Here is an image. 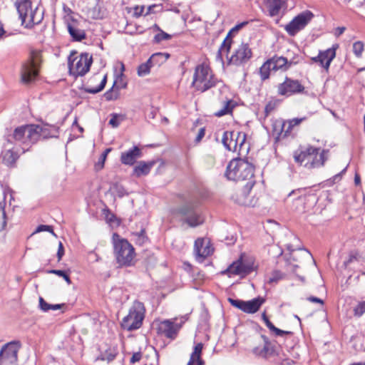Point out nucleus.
Masks as SVG:
<instances>
[{
	"label": "nucleus",
	"mask_w": 365,
	"mask_h": 365,
	"mask_svg": "<svg viewBox=\"0 0 365 365\" xmlns=\"http://www.w3.org/2000/svg\"><path fill=\"white\" fill-rule=\"evenodd\" d=\"M113 254L119 267H130L133 264L135 256V249L125 239L118 234L113 233L112 236Z\"/></svg>",
	"instance_id": "1"
},
{
	"label": "nucleus",
	"mask_w": 365,
	"mask_h": 365,
	"mask_svg": "<svg viewBox=\"0 0 365 365\" xmlns=\"http://www.w3.org/2000/svg\"><path fill=\"white\" fill-rule=\"evenodd\" d=\"M328 151L324 150L320 153V148L309 145L304 149L296 150L294 153V159L299 165L312 169L324 165L327 159L325 157Z\"/></svg>",
	"instance_id": "2"
},
{
	"label": "nucleus",
	"mask_w": 365,
	"mask_h": 365,
	"mask_svg": "<svg viewBox=\"0 0 365 365\" xmlns=\"http://www.w3.org/2000/svg\"><path fill=\"white\" fill-rule=\"evenodd\" d=\"M219 83L220 81L215 77L208 65L202 63L195 67L192 86L196 91L205 92Z\"/></svg>",
	"instance_id": "3"
},
{
	"label": "nucleus",
	"mask_w": 365,
	"mask_h": 365,
	"mask_svg": "<svg viewBox=\"0 0 365 365\" xmlns=\"http://www.w3.org/2000/svg\"><path fill=\"white\" fill-rule=\"evenodd\" d=\"M226 177L234 181H255L254 167L247 160L238 158L230 162L225 172Z\"/></svg>",
	"instance_id": "4"
},
{
	"label": "nucleus",
	"mask_w": 365,
	"mask_h": 365,
	"mask_svg": "<svg viewBox=\"0 0 365 365\" xmlns=\"http://www.w3.org/2000/svg\"><path fill=\"white\" fill-rule=\"evenodd\" d=\"M33 129L32 124H27L16 128L12 133L4 136L8 144L18 145L21 147L23 152L28 151L34 144L35 138L31 136L30 133Z\"/></svg>",
	"instance_id": "5"
},
{
	"label": "nucleus",
	"mask_w": 365,
	"mask_h": 365,
	"mask_svg": "<svg viewBox=\"0 0 365 365\" xmlns=\"http://www.w3.org/2000/svg\"><path fill=\"white\" fill-rule=\"evenodd\" d=\"M21 25L26 29H31L34 25L41 23L43 19L42 14L38 15V8H32L31 0H16L15 2Z\"/></svg>",
	"instance_id": "6"
},
{
	"label": "nucleus",
	"mask_w": 365,
	"mask_h": 365,
	"mask_svg": "<svg viewBox=\"0 0 365 365\" xmlns=\"http://www.w3.org/2000/svg\"><path fill=\"white\" fill-rule=\"evenodd\" d=\"M76 51H73L68 56L69 73L75 77L83 76L89 71L93 58L88 53H82L79 56H76Z\"/></svg>",
	"instance_id": "7"
},
{
	"label": "nucleus",
	"mask_w": 365,
	"mask_h": 365,
	"mask_svg": "<svg viewBox=\"0 0 365 365\" xmlns=\"http://www.w3.org/2000/svg\"><path fill=\"white\" fill-rule=\"evenodd\" d=\"M144 319V312L140 303L132 307L128 315L123 317L121 322V327L128 331H133L139 329Z\"/></svg>",
	"instance_id": "8"
},
{
	"label": "nucleus",
	"mask_w": 365,
	"mask_h": 365,
	"mask_svg": "<svg viewBox=\"0 0 365 365\" xmlns=\"http://www.w3.org/2000/svg\"><path fill=\"white\" fill-rule=\"evenodd\" d=\"M186 320L185 317H182L161 321V335L169 339L168 343L175 340Z\"/></svg>",
	"instance_id": "9"
},
{
	"label": "nucleus",
	"mask_w": 365,
	"mask_h": 365,
	"mask_svg": "<svg viewBox=\"0 0 365 365\" xmlns=\"http://www.w3.org/2000/svg\"><path fill=\"white\" fill-rule=\"evenodd\" d=\"M314 15L309 10L304 11L296 16L284 27L287 34L291 36H295L299 31L304 29L307 25L312 20Z\"/></svg>",
	"instance_id": "10"
},
{
	"label": "nucleus",
	"mask_w": 365,
	"mask_h": 365,
	"mask_svg": "<svg viewBox=\"0 0 365 365\" xmlns=\"http://www.w3.org/2000/svg\"><path fill=\"white\" fill-rule=\"evenodd\" d=\"M32 125L33 129L30 135L35 138L36 143L41 140L58 138L59 126L56 125L45 123L42 125L32 124Z\"/></svg>",
	"instance_id": "11"
},
{
	"label": "nucleus",
	"mask_w": 365,
	"mask_h": 365,
	"mask_svg": "<svg viewBox=\"0 0 365 365\" xmlns=\"http://www.w3.org/2000/svg\"><path fill=\"white\" fill-rule=\"evenodd\" d=\"M21 342L17 340L11 341L4 344L0 351V362L4 361L16 365L18 361V352L21 348Z\"/></svg>",
	"instance_id": "12"
},
{
	"label": "nucleus",
	"mask_w": 365,
	"mask_h": 365,
	"mask_svg": "<svg viewBox=\"0 0 365 365\" xmlns=\"http://www.w3.org/2000/svg\"><path fill=\"white\" fill-rule=\"evenodd\" d=\"M180 212L184 216L185 221L190 227H197L204 222V217L202 216L200 211L192 204L184 205L180 208Z\"/></svg>",
	"instance_id": "13"
},
{
	"label": "nucleus",
	"mask_w": 365,
	"mask_h": 365,
	"mask_svg": "<svg viewBox=\"0 0 365 365\" xmlns=\"http://www.w3.org/2000/svg\"><path fill=\"white\" fill-rule=\"evenodd\" d=\"M254 270V261L252 258L245 259L243 256L231 264L227 269V272L233 275L245 276Z\"/></svg>",
	"instance_id": "14"
},
{
	"label": "nucleus",
	"mask_w": 365,
	"mask_h": 365,
	"mask_svg": "<svg viewBox=\"0 0 365 365\" xmlns=\"http://www.w3.org/2000/svg\"><path fill=\"white\" fill-rule=\"evenodd\" d=\"M304 86L298 80L286 77L283 83L277 86V93L279 96H290L296 93H302Z\"/></svg>",
	"instance_id": "15"
},
{
	"label": "nucleus",
	"mask_w": 365,
	"mask_h": 365,
	"mask_svg": "<svg viewBox=\"0 0 365 365\" xmlns=\"http://www.w3.org/2000/svg\"><path fill=\"white\" fill-rule=\"evenodd\" d=\"M252 56V52L247 43H241L229 58V63L241 66L247 63Z\"/></svg>",
	"instance_id": "16"
},
{
	"label": "nucleus",
	"mask_w": 365,
	"mask_h": 365,
	"mask_svg": "<svg viewBox=\"0 0 365 365\" xmlns=\"http://www.w3.org/2000/svg\"><path fill=\"white\" fill-rule=\"evenodd\" d=\"M38 74V65L34 56H32L22 64L21 69V81L24 83H29L36 78Z\"/></svg>",
	"instance_id": "17"
},
{
	"label": "nucleus",
	"mask_w": 365,
	"mask_h": 365,
	"mask_svg": "<svg viewBox=\"0 0 365 365\" xmlns=\"http://www.w3.org/2000/svg\"><path fill=\"white\" fill-rule=\"evenodd\" d=\"M337 48L338 45L335 44L331 48H327L325 51H319L318 56L311 58V61L319 63L327 72L331 61L336 57V50Z\"/></svg>",
	"instance_id": "18"
},
{
	"label": "nucleus",
	"mask_w": 365,
	"mask_h": 365,
	"mask_svg": "<svg viewBox=\"0 0 365 365\" xmlns=\"http://www.w3.org/2000/svg\"><path fill=\"white\" fill-rule=\"evenodd\" d=\"M255 181H247L242 189L238 190L233 195L232 199L234 201L244 206L253 205L252 200L250 199V191L253 187Z\"/></svg>",
	"instance_id": "19"
},
{
	"label": "nucleus",
	"mask_w": 365,
	"mask_h": 365,
	"mask_svg": "<svg viewBox=\"0 0 365 365\" xmlns=\"http://www.w3.org/2000/svg\"><path fill=\"white\" fill-rule=\"evenodd\" d=\"M236 136H240L239 140L241 143H245L246 140V134L245 133L238 131L224 132L222 142L227 150L236 152V141H235Z\"/></svg>",
	"instance_id": "20"
},
{
	"label": "nucleus",
	"mask_w": 365,
	"mask_h": 365,
	"mask_svg": "<svg viewBox=\"0 0 365 365\" xmlns=\"http://www.w3.org/2000/svg\"><path fill=\"white\" fill-rule=\"evenodd\" d=\"M247 24V21H244L241 24L236 25L233 27L227 34L226 38L222 43L220 48L218 49L217 57L220 60H222V55L225 54L227 56L231 48V46L232 43V34L233 33H237L240 29H241L243 26Z\"/></svg>",
	"instance_id": "21"
},
{
	"label": "nucleus",
	"mask_w": 365,
	"mask_h": 365,
	"mask_svg": "<svg viewBox=\"0 0 365 365\" xmlns=\"http://www.w3.org/2000/svg\"><path fill=\"white\" fill-rule=\"evenodd\" d=\"M194 252L196 260L202 262L212 253L213 249L210 246L209 243L205 244L203 239L199 238L195 242Z\"/></svg>",
	"instance_id": "22"
},
{
	"label": "nucleus",
	"mask_w": 365,
	"mask_h": 365,
	"mask_svg": "<svg viewBox=\"0 0 365 365\" xmlns=\"http://www.w3.org/2000/svg\"><path fill=\"white\" fill-rule=\"evenodd\" d=\"M297 58H293L292 60L288 61L287 58L283 56H278L277 55L269 58L271 63L272 70L274 71L281 70L285 71L288 70L292 65H296L299 63Z\"/></svg>",
	"instance_id": "23"
},
{
	"label": "nucleus",
	"mask_w": 365,
	"mask_h": 365,
	"mask_svg": "<svg viewBox=\"0 0 365 365\" xmlns=\"http://www.w3.org/2000/svg\"><path fill=\"white\" fill-rule=\"evenodd\" d=\"M160 52L153 53L146 62L138 66L137 69L138 75L140 77L145 76L150 73L152 68L160 66Z\"/></svg>",
	"instance_id": "24"
},
{
	"label": "nucleus",
	"mask_w": 365,
	"mask_h": 365,
	"mask_svg": "<svg viewBox=\"0 0 365 365\" xmlns=\"http://www.w3.org/2000/svg\"><path fill=\"white\" fill-rule=\"evenodd\" d=\"M142 156L140 148L135 145L130 150L123 152L120 155V162L123 165H133L136 160Z\"/></svg>",
	"instance_id": "25"
},
{
	"label": "nucleus",
	"mask_w": 365,
	"mask_h": 365,
	"mask_svg": "<svg viewBox=\"0 0 365 365\" xmlns=\"http://www.w3.org/2000/svg\"><path fill=\"white\" fill-rule=\"evenodd\" d=\"M267 7L270 16H279L282 9H286V0H266Z\"/></svg>",
	"instance_id": "26"
},
{
	"label": "nucleus",
	"mask_w": 365,
	"mask_h": 365,
	"mask_svg": "<svg viewBox=\"0 0 365 365\" xmlns=\"http://www.w3.org/2000/svg\"><path fill=\"white\" fill-rule=\"evenodd\" d=\"M263 297H258L250 301H245L244 312L247 314L256 313L264 303Z\"/></svg>",
	"instance_id": "27"
},
{
	"label": "nucleus",
	"mask_w": 365,
	"mask_h": 365,
	"mask_svg": "<svg viewBox=\"0 0 365 365\" xmlns=\"http://www.w3.org/2000/svg\"><path fill=\"white\" fill-rule=\"evenodd\" d=\"M73 24H68L67 29L69 34L75 41H81L86 38V34L84 30L78 29L76 25V21L73 19Z\"/></svg>",
	"instance_id": "28"
},
{
	"label": "nucleus",
	"mask_w": 365,
	"mask_h": 365,
	"mask_svg": "<svg viewBox=\"0 0 365 365\" xmlns=\"http://www.w3.org/2000/svg\"><path fill=\"white\" fill-rule=\"evenodd\" d=\"M1 158L2 163L8 167H14L19 158V155L12 149H8L1 153Z\"/></svg>",
	"instance_id": "29"
},
{
	"label": "nucleus",
	"mask_w": 365,
	"mask_h": 365,
	"mask_svg": "<svg viewBox=\"0 0 365 365\" xmlns=\"http://www.w3.org/2000/svg\"><path fill=\"white\" fill-rule=\"evenodd\" d=\"M154 165L153 161L150 162H145V161H140L136 166L133 168V175L136 177H140L142 175H148L152 167Z\"/></svg>",
	"instance_id": "30"
},
{
	"label": "nucleus",
	"mask_w": 365,
	"mask_h": 365,
	"mask_svg": "<svg viewBox=\"0 0 365 365\" xmlns=\"http://www.w3.org/2000/svg\"><path fill=\"white\" fill-rule=\"evenodd\" d=\"M262 319L264 321V322L265 323V324L267 327V328L269 329V331L273 332L276 336H283L284 334H292L291 331H284V330H282V329H278L277 327H276L269 321V319H268L265 312L262 314Z\"/></svg>",
	"instance_id": "31"
},
{
	"label": "nucleus",
	"mask_w": 365,
	"mask_h": 365,
	"mask_svg": "<svg viewBox=\"0 0 365 365\" xmlns=\"http://www.w3.org/2000/svg\"><path fill=\"white\" fill-rule=\"evenodd\" d=\"M264 339V343L262 346H257L252 349V352L254 354L261 357H266L268 354L271 353L270 349V344L268 341L267 337L262 336Z\"/></svg>",
	"instance_id": "32"
},
{
	"label": "nucleus",
	"mask_w": 365,
	"mask_h": 365,
	"mask_svg": "<svg viewBox=\"0 0 365 365\" xmlns=\"http://www.w3.org/2000/svg\"><path fill=\"white\" fill-rule=\"evenodd\" d=\"M235 106V103L232 100H227L223 103L222 108L215 112V115L217 117H221L231 113Z\"/></svg>",
	"instance_id": "33"
},
{
	"label": "nucleus",
	"mask_w": 365,
	"mask_h": 365,
	"mask_svg": "<svg viewBox=\"0 0 365 365\" xmlns=\"http://www.w3.org/2000/svg\"><path fill=\"white\" fill-rule=\"evenodd\" d=\"M6 193H3L2 199L0 200V217L2 219L1 226L0 228V231L5 230L7 221H6V214L5 211L6 206Z\"/></svg>",
	"instance_id": "34"
},
{
	"label": "nucleus",
	"mask_w": 365,
	"mask_h": 365,
	"mask_svg": "<svg viewBox=\"0 0 365 365\" xmlns=\"http://www.w3.org/2000/svg\"><path fill=\"white\" fill-rule=\"evenodd\" d=\"M88 14L93 19H102L104 16V11L98 4H96L93 7L89 9Z\"/></svg>",
	"instance_id": "35"
},
{
	"label": "nucleus",
	"mask_w": 365,
	"mask_h": 365,
	"mask_svg": "<svg viewBox=\"0 0 365 365\" xmlns=\"http://www.w3.org/2000/svg\"><path fill=\"white\" fill-rule=\"evenodd\" d=\"M118 349L115 347H109L101 354V359L108 362L115 359L118 355Z\"/></svg>",
	"instance_id": "36"
},
{
	"label": "nucleus",
	"mask_w": 365,
	"mask_h": 365,
	"mask_svg": "<svg viewBox=\"0 0 365 365\" xmlns=\"http://www.w3.org/2000/svg\"><path fill=\"white\" fill-rule=\"evenodd\" d=\"M202 348L203 344L202 343L197 344L195 346L194 350L190 357V359L192 360H196L197 361H199L200 365H204V361L201 359Z\"/></svg>",
	"instance_id": "37"
},
{
	"label": "nucleus",
	"mask_w": 365,
	"mask_h": 365,
	"mask_svg": "<svg viewBox=\"0 0 365 365\" xmlns=\"http://www.w3.org/2000/svg\"><path fill=\"white\" fill-rule=\"evenodd\" d=\"M133 235L135 244L139 246H143L148 242V237L145 234V229H142L140 232L133 233Z\"/></svg>",
	"instance_id": "38"
},
{
	"label": "nucleus",
	"mask_w": 365,
	"mask_h": 365,
	"mask_svg": "<svg viewBox=\"0 0 365 365\" xmlns=\"http://www.w3.org/2000/svg\"><path fill=\"white\" fill-rule=\"evenodd\" d=\"M64 306L65 304H50L47 303L42 297H39V307L43 312H48L51 309L57 310Z\"/></svg>",
	"instance_id": "39"
},
{
	"label": "nucleus",
	"mask_w": 365,
	"mask_h": 365,
	"mask_svg": "<svg viewBox=\"0 0 365 365\" xmlns=\"http://www.w3.org/2000/svg\"><path fill=\"white\" fill-rule=\"evenodd\" d=\"M272 66L269 62V59L265 61L259 68V75L261 79L264 81L269 77L270 71H273L272 68Z\"/></svg>",
	"instance_id": "40"
},
{
	"label": "nucleus",
	"mask_w": 365,
	"mask_h": 365,
	"mask_svg": "<svg viewBox=\"0 0 365 365\" xmlns=\"http://www.w3.org/2000/svg\"><path fill=\"white\" fill-rule=\"evenodd\" d=\"M305 118H293L292 120H289L287 123H283L282 131L284 133V135L286 136L292 129L293 127L299 125L300 123H302Z\"/></svg>",
	"instance_id": "41"
},
{
	"label": "nucleus",
	"mask_w": 365,
	"mask_h": 365,
	"mask_svg": "<svg viewBox=\"0 0 365 365\" xmlns=\"http://www.w3.org/2000/svg\"><path fill=\"white\" fill-rule=\"evenodd\" d=\"M110 190L113 195L118 196L120 198L128 195V192L125 189V187L118 183H113L110 187Z\"/></svg>",
	"instance_id": "42"
},
{
	"label": "nucleus",
	"mask_w": 365,
	"mask_h": 365,
	"mask_svg": "<svg viewBox=\"0 0 365 365\" xmlns=\"http://www.w3.org/2000/svg\"><path fill=\"white\" fill-rule=\"evenodd\" d=\"M107 82V75H105L101 80L100 84L96 88L86 87L83 88L84 91L88 93L96 94L103 91Z\"/></svg>",
	"instance_id": "43"
},
{
	"label": "nucleus",
	"mask_w": 365,
	"mask_h": 365,
	"mask_svg": "<svg viewBox=\"0 0 365 365\" xmlns=\"http://www.w3.org/2000/svg\"><path fill=\"white\" fill-rule=\"evenodd\" d=\"M364 50V44L361 41H357L353 43L352 51L356 58H361Z\"/></svg>",
	"instance_id": "44"
},
{
	"label": "nucleus",
	"mask_w": 365,
	"mask_h": 365,
	"mask_svg": "<svg viewBox=\"0 0 365 365\" xmlns=\"http://www.w3.org/2000/svg\"><path fill=\"white\" fill-rule=\"evenodd\" d=\"M48 273L54 274L58 275V277H63L65 281L68 284H71V278L69 275L66 273L64 270H60V269H51L47 271Z\"/></svg>",
	"instance_id": "45"
},
{
	"label": "nucleus",
	"mask_w": 365,
	"mask_h": 365,
	"mask_svg": "<svg viewBox=\"0 0 365 365\" xmlns=\"http://www.w3.org/2000/svg\"><path fill=\"white\" fill-rule=\"evenodd\" d=\"M283 276H284V274L281 272H279L278 270H274L272 272L271 275L269 277L267 282L269 284L277 283V282H279L280 279H282L283 278Z\"/></svg>",
	"instance_id": "46"
},
{
	"label": "nucleus",
	"mask_w": 365,
	"mask_h": 365,
	"mask_svg": "<svg viewBox=\"0 0 365 365\" xmlns=\"http://www.w3.org/2000/svg\"><path fill=\"white\" fill-rule=\"evenodd\" d=\"M365 313V300L359 302L354 308V314L356 317H361Z\"/></svg>",
	"instance_id": "47"
},
{
	"label": "nucleus",
	"mask_w": 365,
	"mask_h": 365,
	"mask_svg": "<svg viewBox=\"0 0 365 365\" xmlns=\"http://www.w3.org/2000/svg\"><path fill=\"white\" fill-rule=\"evenodd\" d=\"M227 300L231 305L244 312L245 301L232 298H228Z\"/></svg>",
	"instance_id": "48"
},
{
	"label": "nucleus",
	"mask_w": 365,
	"mask_h": 365,
	"mask_svg": "<svg viewBox=\"0 0 365 365\" xmlns=\"http://www.w3.org/2000/svg\"><path fill=\"white\" fill-rule=\"evenodd\" d=\"M115 85V82H114L112 88L108 90L104 93V97L106 101H113V100H116L118 98V93L115 94L114 91H113Z\"/></svg>",
	"instance_id": "49"
},
{
	"label": "nucleus",
	"mask_w": 365,
	"mask_h": 365,
	"mask_svg": "<svg viewBox=\"0 0 365 365\" xmlns=\"http://www.w3.org/2000/svg\"><path fill=\"white\" fill-rule=\"evenodd\" d=\"M120 117L122 116L117 113L111 114V118L109 120V125H110L113 128H118L120 125V120H118ZM121 120H123V118H121Z\"/></svg>",
	"instance_id": "50"
},
{
	"label": "nucleus",
	"mask_w": 365,
	"mask_h": 365,
	"mask_svg": "<svg viewBox=\"0 0 365 365\" xmlns=\"http://www.w3.org/2000/svg\"><path fill=\"white\" fill-rule=\"evenodd\" d=\"M47 231L51 233L53 236L56 237V233L53 232V227L51 225H38L35 231V232H40Z\"/></svg>",
	"instance_id": "51"
},
{
	"label": "nucleus",
	"mask_w": 365,
	"mask_h": 365,
	"mask_svg": "<svg viewBox=\"0 0 365 365\" xmlns=\"http://www.w3.org/2000/svg\"><path fill=\"white\" fill-rule=\"evenodd\" d=\"M176 36H178L177 33L169 34L161 29V41L170 40Z\"/></svg>",
	"instance_id": "52"
},
{
	"label": "nucleus",
	"mask_w": 365,
	"mask_h": 365,
	"mask_svg": "<svg viewBox=\"0 0 365 365\" xmlns=\"http://www.w3.org/2000/svg\"><path fill=\"white\" fill-rule=\"evenodd\" d=\"M275 108V104L273 102H269L264 108V115L265 116H268L270 113H272Z\"/></svg>",
	"instance_id": "53"
},
{
	"label": "nucleus",
	"mask_w": 365,
	"mask_h": 365,
	"mask_svg": "<svg viewBox=\"0 0 365 365\" xmlns=\"http://www.w3.org/2000/svg\"><path fill=\"white\" fill-rule=\"evenodd\" d=\"M64 255V248L61 242H58V248L57 252L58 261H61L63 256Z\"/></svg>",
	"instance_id": "54"
},
{
	"label": "nucleus",
	"mask_w": 365,
	"mask_h": 365,
	"mask_svg": "<svg viewBox=\"0 0 365 365\" xmlns=\"http://www.w3.org/2000/svg\"><path fill=\"white\" fill-rule=\"evenodd\" d=\"M142 358V353L140 351L133 353L132 357L130 358V363L135 364V362L139 361Z\"/></svg>",
	"instance_id": "55"
},
{
	"label": "nucleus",
	"mask_w": 365,
	"mask_h": 365,
	"mask_svg": "<svg viewBox=\"0 0 365 365\" xmlns=\"http://www.w3.org/2000/svg\"><path fill=\"white\" fill-rule=\"evenodd\" d=\"M135 11H134V15L136 16V17H139L140 16L142 15V13L143 12V10H144V7H138V6H136L135 7Z\"/></svg>",
	"instance_id": "56"
},
{
	"label": "nucleus",
	"mask_w": 365,
	"mask_h": 365,
	"mask_svg": "<svg viewBox=\"0 0 365 365\" xmlns=\"http://www.w3.org/2000/svg\"><path fill=\"white\" fill-rule=\"evenodd\" d=\"M205 135V129L204 128H200L198 133H197V135L195 138V140L197 142H199L201 140V139L204 137Z\"/></svg>",
	"instance_id": "57"
},
{
	"label": "nucleus",
	"mask_w": 365,
	"mask_h": 365,
	"mask_svg": "<svg viewBox=\"0 0 365 365\" xmlns=\"http://www.w3.org/2000/svg\"><path fill=\"white\" fill-rule=\"evenodd\" d=\"M240 136H236L235 138V141H236V152L240 151L244 143H241L239 140Z\"/></svg>",
	"instance_id": "58"
},
{
	"label": "nucleus",
	"mask_w": 365,
	"mask_h": 365,
	"mask_svg": "<svg viewBox=\"0 0 365 365\" xmlns=\"http://www.w3.org/2000/svg\"><path fill=\"white\" fill-rule=\"evenodd\" d=\"M307 299L311 302H316V303H320L321 304H324V302L322 299L316 297H309L307 298Z\"/></svg>",
	"instance_id": "59"
},
{
	"label": "nucleus",
	"mask_w": 365,
	"mask_h": 365,
	"mask_svg": "<svg viewBox=\"0 0 365 365\" xmlns=\"http://www.w3.org/2000/svg\"><path fill=\"white\" fill-rule=\"evenodd\" d=\"M344 31H345L344 27H338V28H336V35L340 36L344 32Z\"/></svg>",
	"instance_id": "60"
},
{
	"label": "nucleus",
	"mask_w": 365,
	"mask_h": 365,
	"mask_svg": "<svg viewBox=\"0 0 365 365\" xmlns=\"http://www.w3.org/2000/svg\"><path fill=\"white\" fill-rule=\"evenodd\" d=\"M354 182L356 185H359L361 182V179L359 175L356 174L354 177Z\"/></svg>",
	"instance_id": "61"
},
{
	"label": "nucleus",
	"mask_w": 365,
	"mask_h": 365,
	"mask_svg": "<svg viewBox=\"0 0 365 365\" xmlns=\"http://www.w3.org/2000/svg\"><path fill=\"white\" fill-rule=\"evenodd\" d=\"M110 151V148H107L104 153L102 154V160H103V162L105 160L106 158V155Z\"/></svg>",
	"instance_id": "62"
},
{
	"label": "nucleus",
	"mask_w": 365,
	"mask_h": 365,
	"mask_svg": "<svg viewBox=\"0 0 365 365\" xmlns=\"http://www.w3.org/2000/svg\"><path fill=\"white\" fill-rule=\"evenodd\" d=\"M154 41L158 43H160V33L155 35Z\"/></svg>",
	"instance_id": "63"
},
{
	"label": "nucleus",
	"mask_w": 365,
	"mask_h": 365,
	"mask_svg": "<svg viewBox=\"0 0 365 365\" xmlns=\"http://www.w3.org/2000/svg\"><path fill=\"white\" fill-rule=\"evenodd\" d=\"M161 57H165V59L167 60V59L169 58L170 54L168 53H166V52H165V53H162L161 52Z\"/></svg>",
	"instance_id": "64"
}]
</instances>
